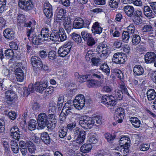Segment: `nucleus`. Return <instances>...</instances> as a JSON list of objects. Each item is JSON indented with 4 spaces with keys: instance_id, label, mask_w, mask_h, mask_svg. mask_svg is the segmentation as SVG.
<instances>
[{
    "instance_id": "24",
    "label": "nucleus",
    "mask_w": 156,
    "mask_h": 156,
    "mask_svg": "<svg viewBox=\"0 0 156 156\" xmlns=\"http://www.w3.org/2000/svg\"><path fill=\"white\" fill-rule=\"evenodd\" d=\"M41 138L44 144H48L50 143L51 142L50 138L48 134L47 133L44 132L41 133Z\"/></svg>"
},
{
    "instance_id": "16",
    "label": "nucleus",
    "mask_w": 156,
    "mask_h": 156,
    "mask_svg": "<svg viewBox=\"0 0 156 156\" xmlns=\"http://www.w3.org/2000/svg\"><path fill=\"white\" fill-rule=\"evenodd\" d=\"M4 37L9 40L14 39L15 38V33L11 29L7 28L3 32Z\"/></svg>"
},
{
    "instance_id": "17",
    "label": "nucleus",
    "mask_w": 156,
    "mask_h": 156,
    "mask_svg": "<svg viewBox=\"0 0 156 156\" xmlns=\"http://www.w3.org/2000/svg\"><path fill=\"white\" fill-rule=\"evenodd\" d=\"M58 35V41H63L67 38L66 33L63 28H60L59 29Z\"/></svg>"
},
{
    "instance_id": "23",
    "label": "nucleus",
    "mask_w": 156,
    "mask_h": 156,
    "mask_svg": "<svg viewBox=\"0 0 156 156\" xmlns=\"http://www.w3.org/2000/svg\"><path fill=\"white\" fill-rule=\"evenodd\" d=\"M35 88V83L34 85H29L28 87H25L24 88L23 94L26 96H28L30 93L33 92Z\"/></svg>"
},
{
    "instance_id": "37",
    "label": "nucleus",
    "mask_w": 156,
    "mask_h": 156,
    "mask_svg": "<svg viewBox=\"0 0 156 156\" xmlns=\"http://www.w3.org/2000/svg\"><path fill=\"white\" fill-rule=\"evenodd\" d=\"M58 32L57 30H53L49 36L50 39L53 41H58Z\"/></svg>"
},
{
    "instance_id": "36",
    "label": "nucleus",
    "mask_w": 156,
    "mask_h": 156,
    "mask_svg": "<svg viewBox=\"0 0 156 156\" xmlns=\"http://www.w3.org/2000/svg\"><path fill=\"white\" fill-rule=\"evenodd\" d=\"M130 121L132 125L135 128H138L140 126V121L138 118L135 117H131L130 118Z\"/></svg>"
},
{
    "instance_id": "14",
    "label": "nucleus",
    "mask_w": 156,
    "mask_h": 156,
    "mask_svg": "<svg viewBox=\"0 0 156 156\" xmlns=\"http://www.w3.org/2000/svg\"><path fill=\"white\" fill-rule=\"evenodd\" d=\"M129 151L128 147L121 146H117L115 149L114 152L119 156H125Z\"/></svg>"
},
{
    "instance_id": "1",
    "label": "nucleus",
    "mask_w": 156,
    "mask_h": 156,
    "mask_svg": "<svg viewBox=\"0 0 156 156\" xmlns=\"http://www.w3.org/2000/svg\"><path fill=\"white\" fill-rule=\"evenodd\" d=\"M36 25L35 21L32 20L29 23H25L24 26L28 28L26 31V34L28 39L34 44L38 45L40 44L39 41L41 39V36L39 35L37 36L34 32L35 26Z\"/></svg>"
},
{
    "instance_id": "46",
    "label": "nucleus",
    "mask_w": 156,
    "mask_h": 156,
    "mask_svg": "<svg viewBox=\"0 0 156 156\" xmlns=\"http://www.w3.org/2000/svg\"><path fill=\"white\" fill-rule=\"evenodd\" d=\"M120 88L121 89V91H122L123 93H124V94L127 95L128 96H129V94L128 92L126 87L123 82H122L120 84Z\"/></svg>"
},
{
    "instance_id": "47",
    "label": "nucleus",
    "mask_w": 156,
    "mask_h": 156,
    "mask_svg": "<svg viewBox=\"0 0 156 156\" xmlns=\"http://www.w3.org/2000/svg\"><path fill=\"white\" fill-rule=\"evenodd\" d=\"M82 37L85 41H87L90 37H92L91 35L87 31H83L81 32Z\"/></svg>"
},
{
    "instance_id": "56",
    "label": "nucleus",
    "mask_w": 156,
    "mask_h": 156,
    "mask_svg": "<svg viewBox=\"0 0 156 156\" xmlns=\"http://www.w3.org/2000/svg\"><path fill=\"white\" fill-rule=\"evenodd\" d=\"M87 44L89 47H92L96 43L94 39L92 37H90L87 41Z\"/></svg>"
},
{
    "instance_id": "5",
    "label": "nucleus",
    "mask_w": 156,
    "mask_h": 156,
    "mask_svg": "<svg viewBox=\"0 0 156 156\" xmlns=\"http://www.w3.org/2000/svg\"><path fill=\"white\" fill-rule=\"evenodd\" d=\"M18 97L14 91L9 90L5 93V100L6 103L11 104L17 101Z\"/></svg>"
},
{
    "instance_id": "10",
    "label": "nucleus",
    "mask_w": 156,
    "mask_h": 156,
    "mask_svg": "<svg viewBox=\"0 0 156 156\" xmlns=\"http://www.w3.org/2000/svg\"><path fill=\"white\" fill-rule=\"evenodd\" d=\"M126 56L125 54L121 53H115L112 58V62L115 63L123 64L125 62Z\"/></svg>"
},
{
    "instance_id": "33",
    "label": "nucleus",
    "mask_w": 156,
    "mask_h": 156,
    "mask_svg": "<svg viewBox=\"0 0 156 156\" xmlns=\"http://www.w3.org/2000/svg\"><path fill=\"white\" fill-rule=\"evenodd\" d=\"M11 148L12 152L15 154L19 152V146L15 140H12L10 142Z\"/></svg>"
},
{
    "instance_id": "4",
    "label": "nucleus",
    "mask_w": 156,
    "mask_h": 156,
    "mask_svg": "<svg viewBox=\"0 0 156 156\" xmlns=\"http://www.w3.org/2000/svg\"><path fill=\"white\" fill-rule=\"evenodd\" d=\"M96 51L98 53H102L100 56L104 59H106L111 53L110 49L108 47L107 45L103 43L99 44L98 46Z\"/></svg>"
},
{
    "instance_id": "25",
    "label": "nucleus",
    "mask_w": 156,
    "mask_h": 156,
    "mask_svg": "<svg viewBox=\"0 0 156 156\" xmlns=\"http://www.w3.org/2000/svg\"><path fill=\"white\" fill-rule=\"evenodd\" d=\"M100 69L105 73L107 78L110 76V68L106 63L104 62L101 65Z\"/></svg>"
},
{
    "instance_id": "35",
    "label": "nucleus",
    "mask_w": 156,
    "mask_h": 156,
    "mask_svg": "<svg viewBox=\"0 0 156 156\" xmlns=\"http://www.w3.org/2000/svg\"><path fill=\"white\" fill-rule=\"evenodd\" d=\"M92 148V146L90 144L83 145L80 148L81 152L83 153L89 152Z\"/></svg>"
},
{
    "instance_id": "54",
    "label": "nucleus",
    "mask_w": 156,
    "mask_h": 156,
    "mask_svg": "<svg viewBox=\"0 0 156 156\" xmlns=\"http://www.w3.org/2000/svg\"><path fill=\"white\" fill-rule=\"evenodd\" d=\"M110 100V101H109V103H108V104H106V106L107 107H109V106H113L116 104V103L115 100L112 95H111Z\"/></svg>"
},
{
    "instance_id": "26",
    "label": "nucleus",
    "mask_w": 156,
    "mask_h": 156,
    "mask_svg": "<svg viewBox=\"0 0 156 156\" xmlns=\"http://www.w3.org/2000/svg\"><path fill=\"white\" fill-rule=\"evenodd\" d=\"M85 103L83 100L82 101L75 99L73 102L74 106L76 109L78 110H80L82 109L84 107Z\"/></svg>"
},
{
    "instance_id": "64",
    "label": "nucleus",
    "mask_w": 156,
    "mask_h": 156,
    "mask_svg": "<svg viewBox=\"0 0 156 156\" xmlns=\"http://www.w3.org/2000/svg\"><path fill=\"white\" fill-rule=\"evenodd\" d=\"M133 21L135 24H139L142 22V20L140 17H133Z\"/></svg>"
},
{
    "instance_id": "20",
    "label": "nucleus",
    "mask_w": 156,
    "mask_h": 156,
    "mask_svg": "<svg viewBox=\"0 0 156 156\" xmlns=\"http://www.w3.org/2000/svg\"><path fill=\"white\" fill-rule=\"evenodd\" d=\"M68 48H66L64 47H60L58 51L59 55L62 57H64L67 55L70 51L68 50Z\"/></svg>"
},
{
    "instance_id": "42",
    "label": "nucleus",
    "mask_w": 156,
    "mask_h": 156,
    "mask_svg": "<svg viewBox=\"0 0 156 156\" xmlns=\"http://www.w3.org/2000/svg\"><path fill=\"white\" fill-rule=\"evenodd\" d=\"M129 39V34L127 31H124L122 33V39L123 42L128 43Z\"/></svg>"
},
{
    "instance_id": "21",
    "label": "nucleus",
    "mask_w": 156,
    "mask_h": 156,
    "mask_svg": "<svg viewBox=\"0 0 156 156\" xmlns=\"http://www.w3.org/2000/svg\"><path fill=\"white\" fill-rule=\"evenodd\" d=\"M119 144L120 146L128 147L129 144L130 142V139L127 136H123L120 139Z\"/></svg>"
},
{
    "instance_id": "45",
    "label": "nucleus",
    "mask_w": 156,
    "mask_h": 156,
    "mask_svg": "<svg viewBox=\"0 0 156 156\" xmlns=\"http://www.w3.org/2000/svg\"><path fill=\"white\" fill-rule=\"evenodd\" d=\"M127 32L129 34H133L137 30H136L135 26L133 24L128 26L127 28Z\"/></svg>"
},
{
    "instance_id": "34",
    "label": "nucleus",
    "mask_w": 156,
    "mask_h": 156,
    "mask_svg": "<svg viewBox=\"0 0 156 156\" xmlns=\"http://www.w3.org/2000/svg\"><path fill=\"white\" fill-rule=\"evenodd\" d=\"M147 95L149 101L154 100L156 97V93L154 89H151L148 90L147 92Z\"/></svg>"
},
{
    "instance_id": "40",
    "label": "nucleus",
    "mask_w": 156,
    "mask_h": 156,
    "mask_svg": "<svg viewBox=\"0 0 156 156\" xmlns=\"http://www.w3.org/2000/svg\"><path fill=\"white\" fill-rule=\"evenodd\" d=\"M72 39L77 43H81L82 39L80 35L75 33H73L71 34Z\"/></svg>"
},
{
    "instance_id": "60",
    "label": "nucleus",
    "mask_w": 156,
    "mask_h": 156,
    "mask_svg": "<svg viewBox=\"0 0 156 156\" xmlns=\"http://www.w3.org/2000/svg\"><path fill=\"white\" fill-rule=\"evenodd\" d=\"M64 27L67 32L69 34L70 32L72 29V25L70 23H66L64 24Z\"/></svg>"
},
{
    "instance_id": "13",
    "label": "nucleus",
    "mask_w": 156,
    "mask_h": 156,
    "mask_svg": "<svg viewBox=\"0 0 156 156\" xmlns=\"http://www.w3.org/2000/svg\"><path fill=\"white\" fill-rule=\"evenodd\" d=\"M156 58V55L153 52H148L145 55L144 59L146 63H151L154 62Z\"/></svg>"
},
{
    "instance_id": "22",
    "label": "nucleus",
    "mask_w": 156,
    "mask_h": 156,
    "mask_svg": "<svg viewBox=\"0 0 156 156\" xmlns=\"http://www.w3.org/2000/svg\"><path fill=\"white\" fill-rule=\"evenodd\" d=\"M143 12L144 15L148 18H151L154 16V13L148 6L146 5L144 7Z\"/></svg>"
},
{
    "instance_id": "41",
    "label": "nucleus",
    "mask_w": 156,
    "mask_h": 156,
    "mask_svg": "<svg viewBox=\"0 0 156 156\" xmlns=\"http://www.w3.org/2000/svg\"><path fill=\"white\" fill-rule=\"evenodd\" d=\"M141 41V38L138 34H134L132 37V43L133 45H136L139 43Z\"/></svg>"
},
{
    "instance_id": "31",
    "label": "nucleus",
    "mask_w": 156,
    "mask_h": 156,
    "mask_svg": "<svg viewBox=\"0 0 156 156\" xmlns=\"http://www.w3.org/2000/svg\"><path fill=\"white\" fill-rule=\"evenodd\" d=\"M50 31L47 27H44L42 28L41 34H40L41 37H43L45 38H48L49 36Z\"/></svg>"
},
{
    "instance_id": "57",
    "label": "nucleus",
    "mask_w": 156,
    "mask_h": 156,
    "mask_svg": "<svg viewBox=\"0 0 156 156\" xmlns=\"http://www.w3.org/2000/svg\"><path fill=\"white\" fill-rule=\"evenodd\" d=\"M52 121H51L50 122H49L47 123V128L50 129H54L56 126V122L54 121V122H52Z\"/></svg>"
},
{
    "instance_id": "2",
    "label": "nucleus",
    "mask_w": 156,
    "mask_h": 156,
    "mask_svg": "<svg viewBox=\"0 0 156 156\" xmlns=\"http://www.w3.org/2000/svg\"><path fill=\"white\" fill-rule=\"evenodd\" d=\"M102 118L100 116H97L93 118L89 117H83L80 118L79 124L84 129H90L95 123L101 124L102 123Z\"/></svg>"
},
{
    "instance_id": "32",
    "label": "nucleus",
    "mask_w": 156,
    "mask_h": 156,
    "mask_svg": "<svg viewBox=\"0 0 156 156\" xmlns=\"http://www.w3.org/2000/svg\"><path fill=\"white\" fill-rule=\"evenodd\" d=\"M113 96L114 98L120 100L122 99L123 97V94L122 91L119 90H115L113 92Z\"/></svg>"
},
{
    "instance_id": "44",
    "label": "nucleus",
    "mask_w": 156,
    "mask_h": 156,
    "mask_svg": "<svg viewBox=\"0 0 156 156\" xmlns=\"http://www.w3.org/2000/svg\"><path fill=\"white\" fill-rule=\"evenodd\" d=\"M119 2L120 0H110L109 5L112 8H117L118 7Z\"/></svg>"
},
{
    "instance_id": "29",
    "label": "nucleus",
    "mask_w": 156,
    "mask_h": 156,
    "mask_svg": "<svg viewBox=\"0 0 156 156\" xmlns=\"http://www.w3.org/2000/svg\"><path fill=\"white\" fill-rule=\"evenodd\" d=\"M67 129L66 128H63L59 130L58 132V134L59 137L64 139L63 141L65 140H66L67 138Z\"/></svg>"
},
{
    "instance_id": "11",
    "label": "nucleus",
    "mask_w": 156,
    "mask_h": 156,
    "mask_svg": "<svg viewBox=\"0 0 156 156\" xmlns=\"http://www.w3.org/2000/svg\"><path fill=\"white\" fill-rule=\"evenodd\" d=\"M72 109L71 107H63L59 117L60 121H64L66 117L72 113Z\"/></svg>"
},
{
    "instance_id": "38",
    "label": "nucleus",
    "mask_w": 156,
    "mask_h": 156,
    "mask_svg": "<svg viewBox=\"0 0 156 156\" xmlns=\"http://www.w3.org/2000/svg\"><path fill=\"white\" fill-rule=\"evenodd\" d=\"M5 115H7L10 119L14 120L16 119V113L12 111H10L8 112L7 110H5L4 112Z\"/></svg>"
},
{
    "instance_id": "49",
    "label": "nucleus",
    "mask_w": 156,
    "mask_h": 156,
    "mask_svg": "<svg viewBox=\"0 0 156 156\" xmlns=\"http://www.w3.org/2000/svg\"><path fill=\"white\" fill-rule=\"evenodd\" d=\"M56 52L53 51H50L48 54V57L50 61L53 60L56 58Z\"/></svg>"
},
{
    "instance_id": "28",
    "label": "nucleus",
    "mask_w": 156,
    "mask_h": 156,
    "mask_svg": "<svg viewBox=\"0 0 156 156\" xmlns=\"http://www.w3.org/2000/svg\"><path fill=\"white\" fill-rule=\"evenodd\" d=\"M124 10L126 14L129 17H131L133 15L134 11L133 7L130 5L125 6Z\"/></svg>"
},
{
    "instance_id": "18",
    "label": "nucleus",
    "mask_w": 156,
    "mask_h": 156,
    "mask_svg": "<svg viewBox=\"0 0 156 156\" xmlns=\"http://www.w3.org/2000/svg\"><path fill=\"white\" fill-rule=\"evenodd\" d=\"M133 72L135 76H140L143 74L144 70L142 67L139 65H136L133 68Z\"/></svg>"
},
{
    "instance_id": "43",
    "label": "nucleus",
    "mask_w": 156,
    "mask_h": 156,
    "mask_svg": "<svg viewBox=\"0 0 156 156\" xmlns=\"http://www.w3.org/2000/svg\"><path fill=\"white\" fill-rule=\"evenodd\" d=\"M36 121L34 119H31L29 123L28 128L30 130H34L36 128Z\"/></svg>"
},
{
    "instance_id": "61",
    "label": "nucleus",
    "mask_w": 156,
    "mask_h": 156,
    "mask_svg": "<svg viewBox=\"0 0 156 156\" xmlns=\"http://www.w3.org/2000/svg\"><path fill=\"white\" fill-rule=\"evenodd\" d=\"M112 90V87L108 86H105L101 88V91L106 93L110 92Z\"/></svg>"
},
{
    "instance_id": "59",
    "label": "nucleus",
    "mask_w": 156,
    "mask_h": 156,
    "mask_svg": "<svg viewBox=\"0 0 156 156\" xmlns=\"http://www.w3.org/2000/svg\"><path fill=\"white\" fill-rule=\"evenodd\" d=\"M20 74H16V76L17 80L18 81L22 82L24 79V74H22L20 73Z\"/></svg>"
},
{
    "instance_id": "53",
    "label": "nucleus",
    "mask_w": 156,
    "mask_h": 156,
    "mask_svg": "<svg viewBox=\"0 0 156 156\" xmlns=\"http://www.w3.org/2000/svg\"><path fill=\"white\" fill-rule=\"evenodd\" d=\"M44 12L46 10V11L49 10H52V7L51 5L48 2H46L44 3Z\"/></svg>"
},
{
    "instance_id": "58",
    "label": "nucleus",
    "mask_w": 156,
    "mask_h": 156,
    "mask_svg": "<svg viewBox=\"0 0 156 156\" xmlns=\"http://www.w3.org/2000/svg\"><path fill=\"white\" fill-rule=\"evenodd\" d=\"M150 145L147 144H142L140 145L139 148L143 151L147 150L150 148Z\"/></svg>"
},
{
    "instance_id": "6",
    "label": "nucleus",
    "mask_w": 156,
    "mask_h": 156,
    "mask_svg": "<svg viewBox=\"0 0 156 156\" xmlns=\"http://www.w3.org/2000/svg\"><path fill=\"white\" fill-rule=\"evenodd\" d=\"M49 122V119L44 113H41L38 115L37 123L38 126L42 129L44 128Z\"/></svg>"
},
{
    "instance_id": "7",
    "label": "nucleus",
    "mask_w": 156,
    "mask_h": 156,
    "mask_svg": "<svg viewBox=\"0 0 156 156\" xmlns=\"http://www.w3.org/2000/svg\"><path fill=\"white\" fill-rule=\"evenodd\" d=\"M31 63L34 71L40 70L42 66V62L40 58L36 56H32L30 59Z\"/></svg>"
},
{
    "instance_id": "30",
    "label": "nucleus",
    "mask_w": 156,
    "mask_h": 156,
    "mask_svg": "<svg viewBox=\"0 0 156 156\" xmlns=\"http://www.w3.org/2000/svg\"><path fill=\"white\" fill-rule=\"evenodd\" d=\"M92 76L94 78H97L100 79H103L104 76L101 73V72L98 71L97 70L95 69L92 70L91 71Z\"/></svg>"
},
{
    "instance_id": "51",
    "label": "nucleus",
    "mask_w": 156,
    "mask_h": 156,
    "mask_svg": "<svg viewBox=\"0 0 156 156\" xmlns=\"http://www.w3.org/2000/svg\"><path fill=\"white\" fill-rule=\"evenodd\" d=\"M5 56L8 58H11L13 57L14 53L12 49L6 50L5 52Z\"/></svg>"
},
{
    "instance_id": "19",
    "label": "nucleus",
    "mask_w": 156,
    "mask_h": 156,
    "mask_svg": "<svg viewBox=\"0 0 156 156\" xmlns=\"http://www.w3.org/2000/svg\"><path fill=\"white\" fill-rule=\"evenodd\" d=\"M87 84L89 87H98L101 85L99 81L92 79L87 81Z\"/></svg>"
},
{
    "instance_id": "50",
    "label": "nucleus",
    "mask_w": 156,
    "mask_h": 156,
    "mask_svg": "<svg viewBox=\"0 0 156 156\" xmlns=\"http://www.w3.org/2000/svg\"><path fill=\"white\" fill-rule=\"evenodd\" d=\"M105 137L107 141L110 143H112V141L115 138V137L113 136H112L110 133H106L105 134Z\"/></svg>"
},
{
    "instance_id": "8",
    "label": "nucleus",
    "mask_w": 156,
    "mask_h": 156,
    "mask_svg": "<svg viewBox=\"0 0 156 156\" xmlns=\"http://www.w3.org/2000/svg\"><path fill=\"white\" fill-rule=\"evenodd\" d=\"M18 4L20 8L26 11L30 10L33 8L31 0H19Z\"/></svg>"
},
{
    "instance_id": "48",
    "label": "nucleus",
    "mask_w": 156,
    "mask_h": 156,
    "mask_svg": "<svg viewBox=\"0 0 156 156\" xmlns=\"http://www.w3.org/2000/svg\"><path fill=\"white\" fill-rule=\"evenodd\" d=\"M22 132L20 131H19L13 134H10V135L15 140L19 141L20 137L22 136Z\"/></svg>"
},
{
    "instance_id": "27",
    "label": "nucleus",
    "mask_w": 156,
    "mask_h": 156,
    "mask_svg": "<svg viewBox=\"0 0 156 156\" xmlns=\"http://www.w3.org/2000/svg\"><path fill=\"white\" fill-rule=\"evenodd\" d=\"M93 32L97 34H100L102 32V28L100 27L99 23L98 22H95L92 27Z\"/></svg>"
},
{
    "instance_id": "12",
    "label": "nucleus",
    "mask_w": 156,
    "mask_h": 156,
    "mask_svg": "<svg viewBox=\"0 0 156 156\" xmlns=\"http://www.w3.org/2000/svg\"><path fill=\"white\" fill-rule=\"evenodd\" d=\"M48 82L47 81L43 82L42 81L40 82H36L35 89H36L37 91L43 94L45 88L48 86Z\"/></svg>"
},
{
    "instance_id": "3",
    "label": "nucleus",
    "mask_w": 156,
    "mask_h": 156,
    "mask_svg": "<svg viewBox=\"0 0 156 156\" xmlns=\"http://www.w3.org/2000/svg\"><path fill=\"white\" fill-rule=\"evenodd\" d=\"M71 133L77 143L80 144L84 142L86 135L85 131L80 130L79 128L76 127L73 129Z\"/></svg>"
},
{
    "instance_id": "15",
    "label": "nucleus",
    "mask_w": 156,
    "mask_h": 156,
    "mask_svg": "<svg viewBox=\"0 0 156 156\" xmlns=\"http://www.w3.org/2000/svg\"><path fill=\"white\" fill-rule=\"evenodd\" d=\"M84 26L83 20L81 18L76 19L73 21V26L76 29H80L83 27Z\"/></svg>"
},
{
    "instance_id": "62",
    "label": "nucleus",
    "mask_w": 156,
    "mask_h": 156,
    "mask_svg": "<svg viewBox=\"0 0 156 156\" xmlns=\"http://www.w3.org/2000/svg\"><path fill=\"white\" fill-rule=\"evenodd\" d=\"M152 29L151 26L150 25H145L143 27L142 30L144 32L151 31Z\"/></svg>"
},
{
    "instance_id": "63",
    "label": "nucleus",
    "mask_w": 156,
    "mask_h": 156,
    "mask_svg": "<svg viewBox=\"0 0 156 156\" xmlns=\"http://www.w3.org/2000/svg\"><path fill=\"white\" fill-rule=\"evenodd\" d=\"M75 99L82 101L83 100V101H84L86 104L88 103L89 102V99L88 100H87L86 101V99L84 98V96L82 94H80L77 96H76Z\"/></svg>"
},
{
    "instance_id": "9",
    "label": "nucleus",
    "mask_w": 156,
    "mask_h": 156,
    "mask_svg": "<svg viewBox=\"0 0 156 156\" xmlns=\"http://www.w3.org/2000/svg\"><path fill=\"white\" fill-rule=\"evenodd\" d=\"M124 117V109L122 108H117L114 114V119L115 121L119 123H121L122 122Z\"/></svg>"
},
{
    "instance_id": "55",
    "label": "nucleus",
    "mask_w": 156,
    "mask_h": 156,
    "mask_svg": "<svg viewBox=\"0 0 156 156\" xmlns=\"http://www.w3.org/2000/svg\"><path fill=\"white\" fill-rule=\"evenodd\" d=\"M76 74L78 75V81L80 82H83L87 80V77L86 75H79L78 73H76Z\"/></svg>"
},
{
    "instance_id": "52",
    "label": "nucleus",
    "mask_w": 156,
    "mask_h": 156,
    "mask_svg": "<svg viewBox=\"0 0 156 156\" xmlns=\"http://www.w3.org/2000/svg\"><path fill=\"white\" fill-rule=\"evenodd\" d=\"M111 98V96H107L106 95H105L102 97L101 98V102L106 105V104H108L109 102V101H110V98Z\"/></svg>"
},
{
    "instance_id": "39",
    "label": "nucleus",
    "mask_w": 156,
    "mask_h": 156,
    "mask_svg": "<svg viewBox=\"0 0 156 156\" xmlns=\"http://www.w3.org/2000/svg\"><path fill=\"white\" fill-rule=\"evenodd\" d=\"M18 21V25H20L21 24L22 26H24L25 23H29V22L25 23L24 21L25 20V17L24 15L22 14L18 15L17 17Z\"/></svg>"
}]
</instances>
